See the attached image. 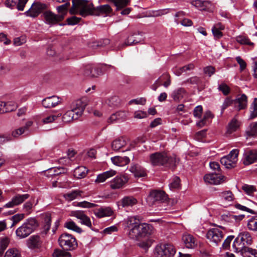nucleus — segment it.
Wrapping results in <instances>:
<instances>
[{
  "mask_svg": "<svg viewBox=\"0 0 257 257\" xmlns=\"http://www.w3.org/2000/svg\"><path fill=\"white\" fill-rule=\"evenodd\" d=\"M142 218L138 215L128 217L125 220V227L128 229V237L136 242V244L145 250L153 242L151 235L153 227L145 223H141Z\"/></svg>",
  "mask_w": 257,
  "mask_h": 257,
  "instance_id": "obj_1",
  "label": "nucleus"
},
{
  "mask_svg": "<svg viewBox=\"0 0 257 257\" xmlns=\"http://www.w3.org/2000/svg\"><path fill=\"white\" fill-rule=\"evenodd\" d=\"M87 104L86 98H82L73 102L71 105V109L63 114L62 121L65 123H69L78 119L82 116Z\"/></svg>",
  "mask_w": 257,
  "mask_h": 257,
  "instance_id": "obj_2",
  "label": "nucleus"
},
{
  "mask_svg": "<svg viewBox=\"0 0 257 257\" xmlns=\"http://www.w3.org/2000/svg\"><path fill=\"white\" fill-rule=\"evenodd\" d=\"M150 162L153 166L167 165L170 167H174L177 163L175 155H170L167 153L156 152L150 156Z\"/></svg>",
  "mask_w": 257,
  "mask_h": 257,
  "instance_id": "obj_3",
  "label": "nucleus"
},
{
  "mask_svg": "<svg viewBox=\"0 0 257 257\" xmlns=\"http://www.w3.org/2000/svg\"><path fill=\"white\" fill-rule=\"evenodd\" d=\"M92 3L88 0H72V6L69 10L71 15H80L85 17L91 15Z\"/></svg>",
  "mask_w": 257,
  "mask_h": 257,
  "instance_id": "obj_4",
  "label": "nucleus"
},
{
  "mask_svg": "<svg viewBox=\"0 0 257 257\" xmlns=\"http://www.w3.org/2000/svg\"><path fill=\"white\" fill-rule=\"evenodd\" d=\"M37 226L38 223L35 218L28 219L16 229V235L20 239L25 238L31 234Z\"/></svg>",
  "mask_w": 257,
  "mask_h": 257,
  "instance_id": "obj_5",
  "label": "nucleus"
},
{
  "mask_svg": "<svg viewBox=\"0 0 257 257\" xmlns=\"http://www.w3.org/2000/svg\"><path fill=\"white\" fill-rule=\"evenodd\" d=\"M176 252L174 246L171 244H160L155 247L156 257H172Z\"/></svg>",
  "mask_w": 257,
  "mask_h": 257,
  "instance_id": "obj_6",
  "label": "nucleus"
},
{
  "mask_svg": "<svg viewBox=\"0 0 257 257\" xmlns=\"http://www.w3.org/2000/svg\"><path fill=\"white\" fill-rule=\"evenodd\" d=\"M60 245L64 249L71 250L77 246L75 238L71 234L63 233L59 238Z\"/></svg>",
  "mask_w": 257,
  "mask_h": 257,
  "instance_id": "obj_7",
  "label": "nucleus"
},
{
  "mask_svg": "<svg viewBox=\"0 0 257 257\" xmlns=\"http://www.w3.org/2000/svg\"><path fill=\"white\" fill-rule=\"evenodd\" d=\"M232 246L236 252H240L243 257H252L254 249L245 246L237 237L233 241Z\"/></svg>",
  "mask_w": 257,
  "mask_h": 257,
  "instance_id": "obj_8",
  "label": "nucleus"
},
{
  "mask_svg": "<svg viewBox=\"0 0 257 257\" xmlns=\"http://www.w3.org/2000/svg\"><path fill=\"white\" fill-rule=\"evenodd\" d=\"M238 150H232L228 155L221 158V164L225 166L226 168L234 167L238 160Z\"/></svg>",
  "mask_w": 257,
  "mask_h": 257,
  "instance_id": "obj_9",
  "label": "nucleus"
},
{
  "mask_svg": "<svg viewBox=\"0 0 257 257\" xmlns=\"http://www.w3.org/2000/svg\"><path fill=\"white\" fill-rule=\"evenodd\" d=\"M206 237L210 242L217 245L222 240L223 233L220 228H212L207 231Z\"/></svg>",
  "mask_w": 257,
  "mask_h": 257,
  "instance_id": "obj_10",
  "label": "nucleus"
},
{
  "mask_svg": "<svg viewBox=\"0 0 257 257\" xmlns=\"http://www.w3.org/2000/svg\"><path fill=\"white\" fill-rule=\"evenodd\" d=\"M191 4L200 11L213 12L215 8L214 5L207 1L194 0Z\"/></svg>",
  "mask_w": 257,
  "mask_h": 257,
  "instance_id": "obj_11",
  "label": "nucleus"
},
{
  "mask_svg": "<svg viewBox=\"0 0 257 257\" xmlns=\"http://www.w3.org/2000/svg\"><path fill=\"white\" fill-rule=\"evenodd\" d=\"M204 180L207 183L217 185L224 182L225 177L219 173L215 172L205 175L204 177Z\"/></svg>",
  "mask_w": 257,
  "mask_h": 257,
  "instance_id": "obj_12",
  "label": "nucleus"
},
{
  "mask_svg": "<svg viewBox=\"0 0 257 257\" xmlns=\"http://www.w3.org/2000/svg\"><path fill=\"white\" fill-rule=\"evenodd\" d=\"M30 197L29 194H18L14 196L10 201L6 204L4 207L13 208L14 206L19 205L28 199Z\"/></svg>",
  "mask_w": 257,
  "mask_h": 257,
  "instance_id": "obj_13",
  "label": "nucleus"
},
{
  "mask_svg": "<svg viewBox=\"0 0 257 257\" xmlns=\"http://www.w3.org/2000/svg\"><path fill=\"white\" fill-rule=\"evenodd\" d=\"M46 8V5L40 3H34L29 10L25 12L27 16L37 17Z\"/></svg>",
  "mask_w": 257,
  "mask_h": 257,
  "instance_id": "obj_14",
  "label": "nucleus"
},
{
  "mask_svg": "<svg viewBox=\"0 0 257 257\" xmlns=\"http://www.w3.org/2000/svg\"><path fill=\"white\" fill-rule=\"evenodd\" d=\"M102 73L101 69L93 64H88L84 67L83 74L86 76L94 78Z\"/></svg>",
  "mask_w": 257,
  "mask_h": 257,
  "instance_id": "obj_15",
  "label": "nucleus"
},
{
  "mask_svg": "<svg viewBox=\"0 0 257 257\" xmlns=\"http://www.w3.org/2000/svg\"><path fill=\"white\" fill-rule=\"evenodd\" d=\"M70 215L75 217L80 220L82 224H84L88 227L92 228V223L90 218L87 216L82 211H73L71 212Z\"/></svg>",
  "mask_w": 257,
  "mask_h": 257,
  "instance_id": "obj_16",
  "label": "nucleus"
},
{
  "mask_svg": "<svg viewBox=\"0 0 257 257\" xmlns=\"http://www.w3.org/2000/svg\"><path fill=\"white\" fill-rule=\"evenodd\" d=\"M45 23L49 25H55L62 21V17L59 16L51 11H46L43 14Z\"/></svg>",
  "mask_w": 257,
  "mask_h": 257,
  "instance_id": "obj_17",
  "label": "nucleus"
},
{
  "mask_svg": "<svg viewBox=\"0 0 257 257\" xmlns=\"http://www.w3.org/2000/svg\"><path fill=\"white\" fill-rule=\"evenodd\" d=\"M128 178L126 175L117 176L115 177L110 183V186L112 189L122 188L127 182Z\"/></svg>",
  "mask_w": 257,
  "mask_h": 257,
  "instance_id": "obj_18",
  "label": "nucleus"
},
{
  "mask_svg": "<svg viewBox=\"0 0 257 257\" xmlns=\"http://www.w3.org/2000/svg\"><path fill=\"white\" fill-rule=\"evenodd\" d=\"M167 196L165 193L162 191H153L148 196V201L154 203L155 202H163L167 199Z\"/></svg>",
  "mask_w": 257,
  "mask_h": 257,
  "instance_id": "obj_19",
  "label": "nucleus"
},
{
  "mask_svg": "<svg viewBox=\"0 0 257 257\" xmlns=\"http://www.w3.org/2000/svg\"><path fill=\"white\" fill-rule=\"evenodd\" d=\"M243 163L245 165H248L257 161V150H246L243 154Z\"/></svg>",
  "mask_w": 257,
  "mask_h": 257,
  "instance_id": "obj_20",
  "label": "nucleus"
},
{
  "mask_svg": "<svg viewBox=\"0 0 257 257\" xmlns=\"http://www.w3.org/2000/svg\"><path fill=\"white\" fill-rule=\"evenodd\" d=\"M91 15L94 16H99L103 14H109L112 9L108 5H101L99 7H94L92 4L91 5Z\"/></svg>",
  "mask_w": 257,
  "mask_h": 257,
  "instance_id": "obj_21",
  "label": "nucleus"
},
{
  "mask_svg": "<svg viewBox=\"0 0 257 257\" xmlns=\"http://www.w3.org/2000/svg\"><path fill=\"white\" fill-rule=\"evenodd\" d=\"M182 240L186 247L188 248H194L197 245L196 239L190 234L184 233L182 237Z\"/></svg>",
  "mask_w": 257,
  "mask_h": 257,
  "instance_id": "obj_22",
  "label": "nucleus"
},
{
  "mask_svg": "<svg viewBox=\"0 0 257 257\" xmlns=\"http://www.w3.org/2000/svg\"><path fill=\"white\" fill-rule=\"evenodd\" d=\"M142 33L138 31L129 36L125 41L123 45L132 46L138 44L142 41Z\"/></svg>",
  "mask_w": 257,
  "mask_h": 257,
  "instance_id": "obj_23",
  "label": "nucleus"
},
{
  "mask_svg": "<svg viewBox=\"0 0 257 257\" xmlns=\"http://www.w3.org/2000/svg\"><path fill=\"white\" fill-rule=\"evenodd\" d=\"M61 103V99L57 96L46 97L42 100V104L45 108L54 107Z\"/></svg>",
  "mask_w": 257,
  "mask_h": 257,
  "instance_id": "obj_24",
  "label": "nucleus"
},
{
  "mask_svg": "<svg viewBox=\"0 0 257 257\" xmlns=\"http://www.w3.org/2000/svg\"><path fill=\"white\" fill-rule=\"evenodd\" d=\"M42 240L40 236L34 235L30 236L27 240L28 247L31 249L39 248L42 244Z\"/></svg>",
  "mask_w": 257,
  "mask_h": 257,
  "instance_id": "obj_25",
  "label": "nucleus"
},
{
  "mask_svg": "<svg viewBox=\"0 0 257 257\" xmlns=\"http://www.w3.org/2000/svg\"><path fill=\"white\" fill-rule=\"evenodd\" d=\"M129 170L136 177H143L147 175L145 169L139 164H132Z\"/></svg>",
  "mask_w": 257,
  "mask_h": 257,
  "instance_id": "obj_26",
  "label": "nucleus"
},
{
  "mask_svg": "<svg viewBox=\"0 0 257 257\" xmlns=\"http://www.w3.org/2000/svg\"><path fill=\"white\" fill-rule=\"evenodd\" d=\"M234 101V107L238 110L244 109L247 106V96L245 94H242L238 96Z\"/></svg>",
  "mask_w": 257,
  "mask_h": 257,
  "instance_id": "obj_27",
  "label": "nucleus"
},
{
  "mask_svg": "<svg viewBox=\"0 0 257 257\" xmlns=\"http://www.w3.org/2000/svg\"><path fill=\"white\" fill-rule=\"evenodd\" d=\"M126 139L119 137L114 140L111 143V148L114 151H118L126 145Z\"/></svg>",
  "mask_w": 257,
  "mask_h": 257,
  "instance_id": "obj_28",
  "label": "nucleus"
},
{
  "mask_svg": "<svg viewBox=\"0 0 257 257\" xmlns=\"http://www.w3.org/2000/svg\"><path fill=\"white\" fill-rule=\"evenodd\" d=\"M219 195L225 206L230 205L234 199V195L230 191L222 192Z\"/></svg>",
  "mask_w": 257,
  "mask_h": 257,
  "instance_id": "obj_29",
  "label": "nucleus"
},
{
  "mask_svg": "<svg viewBox=\"0 0 257 257\" xmlns=\"http://www.w3.org/2000/svg\"><path fill=\"white\" fill-rule=\"evenodd\" d=\"M94 213L97 217L102 218L111 216L113 213V211L109 207H101L95 209L94 210Z\"/></svg>",
  "mask_w": 257,
  "mask_h": 257,
  "instance_id": "obj_30",
  "label": "nucleus"
},
{
  "mask_svg": "<svg viewBox=\"0 0 257 257\" xmlns=\"http://www.w3.org/2000/svg\"><path fill=\"white\" fill-rule=\"evenodd\" d=\"M112 163L117 166H124L130 162V159L127 157L115 156L111 158Z\"/></svg>",
  "mask_w": 257,
  "mask_h": 257,
  "instance_id": "obj_31",
  "label": "nucleus"
},
{
  "mask_svg": "<svg viewBox=\"0 0 257 257\" xmlns=\"http://www.w3.org/2000/svg\"><path fill=\"white\" fill-rule=\"evenodd\" d=\"M116 174V172L113 170L103 172L99 174L95 180L96 183H102L110 177L114 176Z\"/></svg>",
  "mask_w": 257,
  "mask_h": 257,
  "instance_id": "obj_32",
  "label": "nucleus"
},
{
  "mask_svg": "<svg viewBox=\"0 0 257 257\" xmlns=\"http://www.w3.org/2000/svg\"><path fill=\"white\" fill-rule=\"evenodd\" d=\"M237 237L242 243L243 242L245 246H247L248 245L251 243L252 238L250 233L247 231L240 233Z\"/></svg>",
  "mask_w": 257,
  "mask_h": 257,
  "instance_id": "obj_33",
  "label": "nucleus"
},
{
  "mask_svg": "<svg viewBox=\"0 0 257 257\" xmlns=\"http://www.w3.org/2000/svg\"><path fill=\"white\" fill-rule=\"evenodd\" d=\"M137 202V200L133 196H125L121 200V206L123 207H132Z\"/></svg>",
  "mask_w": 257,
  "mask_h": 257,
  "instance_id": "obj_34",
  "label": "nucleus"
},
{
  "mask_svg": "<svg viewBox=\"0 0 257 257\" xmlns=\"http://www.w3.org/2000/svg\"><path fill=\"white\" fill-rule=\"evenodd\" d=\"M240 126V122L237 120L235 117L233 118L230 122L228 123L227 134H231L232 133L237 131Z\"/></svg>",
  "mask_w": 257,
  "mask_h": 257,
  "instance_id": "obj_35",
  "label": "nucleus"
},
{
  "mask_svg": "<svg viewBox=\"0 0 257 257\" xmlns=\"http://www.w3.org/2000/svg\"><path fill=\"white\" fill-rule=\"evenodd\" d=\"M120 103V99L117 96H111L107 98L105 101L106 104L112 108H114L118 106Z\"/></svg>",
  "mask_w": 257,
  "mask_h": 257,
  "instance_id": "obj_36",
  "label": "nucleus"
},
{
  "mask_svg": "<svg viewBox=\"0 0 257 257\" xmlns=\"http://www.w3.org/2000/svg\"><path fill=\"white\" fill-rule=\"evenodd\" d=\"M83 192L79 190H75L64 195L65 198L68 201H72L79 197L83 196Z\"/></svg>",
  "mask_w": 257,
  "mask_h": 257,
  "instance_id": "obj_37",
  "label": "nucleus"
},
{
  "mask_svg": "<svg viewBox=\"0 0 257 257\" xmlns=\"http://www.w3.org/2000/svg\"><path fill=\"white\" fill-rule=\"evenodd\" d=\"M164 81L163 85L165 87H168L171 84V78L169 74L164 73L161 77H160L156 81V83L158 84L159 85L162 84V82Z\"/></svg>",
  "mask_w": 257,
  "mask_h": 257,
  "instance_id": "obj_38",
  "label": "nucleus"
},
{
  "mask_svg": "<svg viewBox=\"0 0 257 257\" xmlns=\"http://www.w3.org/2000/svg\"><path fill=\"white\" fill-rule=\"evenodd\" d=\"M88 173V170L83 166H80L76 168L74 171V176L78 178H84Z\"/></svg>",
  "mask_w": 257,
  "mask_h": 257,
  "instance_id": "obj_39",
  "label": "nucleus"
},
{
  "mask_svg": "<svg viewBox=\"0 0 257 257\" xmlns=\"http://www.w3.org/2000/svg\"><path fill=\"white\" fill-rule=\"evenodd\" d=\"M70 6V3L66 2L64 4L59 6L57 7L56 9L57 10L59 14L58 15L59 16L62 17V20L64 19L65 16L66 15L67 13V10L68 7Z\"/></svg>",
  "mask_w": 257,
  "mask_h": 257,
  "instance_id": "obj_40",
  "label": "nucleus"
},
{
  "mask_svg": "<svg viewBox=\"0 0 257 257\" xmlns=\"http://www.w3.org/2000/svg\"><path fill=\"white\" fill-rule=\"evenodd\" d=\"M246 135L248 137H254L257 136V122L251 123L246 131Z\"/></svg>",
  "mask_w": 257,
  "mask_h": 257,
  "instance_id": "obj_41",
  "label": "nucleus"
},
{
  "mask_svg": "<svg viewBox=\"0 0 257 257\" xmlns=\"http://www.w3.org/2000/svg\"><path fill=\"white\" fill-rule=\"evenodd\" d=\"M247 227L248 230L257 232V216H253L248 220Z\"/></svg>",
  "mask_w": 257,
  "mask_h": 257,
  "instance_id": "obj_42",
  "label": "nucleus"
},
{
  "mask_svg": "<svg viewBox=\"0 0 257 257\" xmlns=\"http://www.w3.org/2000/svg\"><path fill=\"white\" fill-rule=\"evenodd\" d=\"M64 226L69 229L72 230L78 233H80L82 232L81 228L77 226V224L71 220L66 222Z\"/></svg>",
  "mask_w": 257,
  "mask_h": 257,
  "instance_id": "obj_43",
  "label": "nucleus"
},
{
  "mask_svg": "<svg viewBox=\"0 0 257 257\" xmlns=\"http://www.w3.org/2000/svg\"><path fill=\"white\" fill-rule=\"evenodd\" d=\"M185 93L184 89L180 88L175 91L172 94V97L175 101H179L182 98Z\"/></svg>",
  "mask_w": 257,
  "mask_h": 257,
  "instance_id": "obj_44",
  "label": "nucleus"
},
{
  "mask_svg": "<svg viewBox=\"0 0 257 257\" xmlns=\"http://www.w3.org/2000/svg\"><path fill=\"white\" fill-rule=\"evenodd\" d=\"M53 257H70V252L60 249H55L53 253Z\"/></svg>",
  "mask_w": 257,
  "mask_h": 257,
  "instance_id": "obj_45",
  "label": "nucleus"
},
{
  "mask_svg": "<svg viewBox=\"0 0 257 257\" xmlns=\"http://www.w3.org/2000/svg\"><path fill=\"white\" fill-rule=\"evenodd\" d=\"M257 116V98H255L250 106L249 119H251Z\"/></svg>",
  "mask_w": 257,
  "mask_h": 257,
  "instance_id": "obj_46",
  "label": "nucleus"
},
{
  "mask_svg": "<svg viewBox=\"0 0 257 257\" xmlns=\"http://www.w3.org/2000/svg\"><path fill=\"white\" fill-rule=\"evenodd\" d=\"M25 218V214H17L14 215L11 218V220L13 221V223L11 225V227H13L18 223L20 221L22 220Z\"/></svg>",
  "mask_w": 257,
  "mask_h": 257,
  "instance_id": "obj_47",
  "label": "nucleus"
},
{
  "mask_svg": "<svg viewBox=\"0 0 257 257\" xmlns=\"http://www.w3.org/2000/svg\"><path fill=\"white\" fill-rule=\"evenodd\" d=\"M51 218L49 215H46L44 218L43 233L46 234L49 230L51 226Z\"/></svg>",
  "mask_w": 257,
  "mask_h": 257,
  "instance_id": "obj_48",
  "label": "nucleus"
},
{
  "mask_svg": "<svg viewBox=\"0 0 257 257\" xmlns=\"http://www.w3.org/2000/svg\"><path fill=\"white\" fill-rule=\"evenodd\" d=\"M118 8L121 9L126 6L131 0H110Z\"/></svg>",
  "mask_w": 257,
  "mask_h": 257,
  "instance_id": "obj_49",
  "label": "nucleus"
},
{
  "mask_svg": "<svg viewBox=\"0 0 257 257\" xmlns=\"http://www.w3.org/2000/svg\"><path fill=\"white\" fill-rule=\"evenodd\" d=\"M241 189L245 193L249 195H252L255 191H256V189L254 186L247 184H244L242 185Z\"/></svg>",
  "mask_w": 257,
  "mask_h": 257,
  "instance_id": "obj_50",
  "label": "nucleus"
},
{
  "mask_svg": "<svg viewBox=\"0 0 257 257\" xmlns=\"http://www.w3.org/2000/svg\"><path fill=\"white\" fill-rule=\"evenodd\" d=\"M4 257H21V254L17 249L12 248L6 251Z\"/></svg>",
  "mask_w": 257,
  "mask_h": 257,
  "instance_id": "obj_51",
  "label": "nucleus"
},
{
  "mask_svg": "<svg viewBox=\"0 0 257 257\" xmlns=\"http://www.w3.org/2000/svg\"><path fill=\"white\" fill-rule=\"evenodd\" d=\"M171 189H178L180 187V179L178 177H175L169 184Z\"/></svg>",
  "mask_w": 257,
  "mask_h": 257,
  "instance_id": "obj_52",
  "label": "nucleus"
},
{
  "mask_svg": "<svg viewBox=\"0 0 257 257\" xmlns=\"http://www.w3.org/2000/svg\"><path fill=\"white\" fill-rule=\"evenodd\" d=\"M17 107V104L14 101L5 102V110H7V112L15 110Z\"/></svg>",
  "mask_w": 257,
  "mask_h": 257,
  "instance_id": "obj_53",
  "label": "nucleus"
},
{
  "mask_svg": "<svg viewBox=\"0 0 257 257\" xmlns=\"http://www.w3.org/2000/svg\"><path fill=\"white\" fill-rule=\"evenodd\" d=\"M232 103H234L233 100L231 99L229 97H226L225 99L222 106H221V114L223 113L225 109H226L228 106L231 105Z\"/></svg>",
  "mask_w": 257,
  "mask_h": 257,
  "instance_id": "obj_54",
  "label": "nucleus"
},
{
  "mask_svg": "<svg viewBox=\"0 0 257 257\" xmlns=\"http://www.w3.org/2000/svg\"><path fill=\"white\" fill-rule=\"evenodd\" d=\"M236 41L237 42L241 44H245L248 45H252L253 43L251 42L249 39L247 37L243 36H240L236 38Z\"/></svg>",
  "mask_w": 257,
  "mask_h": 257,
  "instance_id": "obj_55",
  "label": "nucleus"
},
{
  "mask_svg": "<svg viewBox=\"0 0 257 257\" xmlns=\"http://www.w3.org/2000/svg\"><path fill=\"white\" fill-rule=\"evenodd\" d=\"M218 89L221 91L224 95H228L230 92V88L224 83H221L218 86Z\"/></svg>",
  "mask_w": 257,
  "mask_h": 257,
  "instance_id": "obj_56",
  "label": "nucleus"
},
{
  "mask_svg": "<svg viewBox=\"0 0 257 257\" xmlns=\"http://www.w3.org/2000/svg\"><path fill=\"white\" fill-rule=\"evenodd\" d=\"M233 217H233V215L229 213H224L222 214L220 216V218L222 220H223L227 223H233Z\"/></svg>",
  "mask_w": 257,
  "mask_h": 257,
  "instance_id": "obj_57",
  "label": "nucleus"
},
{
  "mask_svg": "<svg viewBox=\"0 0 257 257\" xmlns=\"http://www.w3.org/2000/svg\"><path fill=\"white\" fill-rule=\"evenodd\" d=\"M96 204L90 203L87 201H82L78 202L77 206L82 208H92L96 206Z\"/></svg>",
  "mask_w": 257,
  "mask_h": 257,
  "instance_id": "obj_58",
  "label": "nucleus"
},
{
  "mask_svg": "<svg viewBox=\"0 0 257 257\" xmlns=\"http://www.w3.org/2000/svg\"><path fill=\"white\" fill-rule=\"evenodd\" d=\"M26 132V131H25V128H23L22 126L13 131L12 133V135L15 138H17L21 135L24 134Z\"/></svg>",
  "mask_w": 257,
  "mask_h": 257,
  "instance_id": "obj_59",
  "label": "nucleus"
},
{
  "mask_svg": "<svg viewBox=\"0 0 257 257\" xmlns=\"http://www.w3.org/2000/svg\"><path fill=\"white\" fill-rule=\"evenodd\" d=\"M61 115V114H58L57 115H51L48 116L46 117L43 119V122L44 123H50L56 120L58 117Z\"/></svg>",
  "mask_w": 257,
  "mask_h": 257,
  "instance_id": "obj_60",
  "label": "nucleus"
},
{
  "mask_svg": "<svg viewBox=\"0 0 257 257\" xmlns=\"http://www.w3.org/2000/svg\"><path fill=\"white\" fill-rule=\"evenodd\" d=\"M203 111L202 106L198 105L195 107L193 110V114L195 117L200 118L202 115Z\"/></svg>",
  "mask_w": 257,
  "mask_h": 257,
  "instance_id": "obj_61",
  "label": "nucleus"
},
{
  "mask_svg": "<svg viewBox=\"0 0 257 257\" xmlns=\"http://www.w3.org/2000/svg\"><path fill=\"white\" fill-rule=\"evenodd\" d=\"M81 19L80 18L73 16L68 18L67 19V22L68 25H74L78 23L81 21Z\"/></svg>",
  "mask_w": 257,
  "mask_h": 257,
  "instance_id": "obj_62",
  "label": "nucleus"
},
{
  "mask_svg": "<svg viewBox=\"0 0 257 257\" xmlns=\"http://www.w3.org/2000/svg\"><path fill=\"white\" fill-rule=\"evenodd\" d=\"M235 59L239 65L240 71L244 70L246 67V62L240 56L236 57Z\"/></svg>",
  "mask_w": 257,
  "mask_h": 257,
  "instance_id": "obj_63",
  "label": "nucleus"
},
{
  "mask_svg": "<svg viewBox=\"0 0 257 257\" xmlns=\"http://www.w3.org/2000/svg\"><path fill=\"white\" fill-rule=\"evenodd\" d=\"M252 68L253 70V76L254 78H257V58L252 59Z\"/></svg>",
  "mask_w": 257,
  "mask_h": 257,
  "instance_id": "obj_64",
  "label": "nucleus"
}]
</instances>
